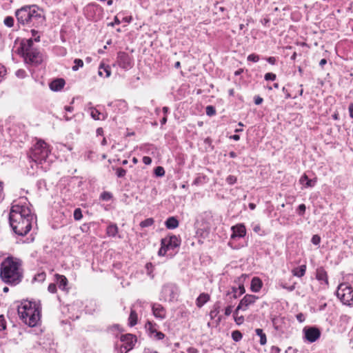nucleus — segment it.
<instances>
[{
    "instance_id": "obj_29",
    "label": "nucleus",
    "mask_w": 353,
    "mask_h": 353,
    "mask_svg": "<svg viewBox=\"0 0 353 353\" xmlns=\"http://www.w3.org/2000/svg\"><path fill=\"white\" fill-rule=\"evenodd\" d=\"M57 282L60 289L64 290L68 284V280L63 275L56 274Z\"/></svg>"
},
{
    "instance_id": "obj_53",
    "label": "nucleus",
    "mask_w": 353,
    "mask_h": 353,
    "mask_svg": "<svg viewBox=\"0 0 353 353\" xmlns=\"http://www.w3.org/2000/svg\"><path fill=\"white\" fill-rule=\"evenodd\" d=\"M312 243L314 245H319L321 242V238L318 235H314L312 238Z\"/></svg>"
},
{
    "instance_id": "obj_41",
    "label": "nucleus",
    "mask_w": 353,
    "mask_h": 353,
    "mask_svg": "<svg viewBox=\"0 0 353 353\" xmlns=\"http://www.w3.org/2000/svg\"><path fill=\"white\" fill-rule=\"evenodd\" d=\"M145 327L148 330L150 337H152V335L154 334V332H157V330L154 327L153 325L150 322H148L146 324Z\"/></svg>"
},
{
    "instance_id": "obj_18",
    "label": "nucleus",
    "mask_w": 353,
    "mask_h": 353,
    "mask_svg": "<svg viewBox=\"0 0 353 353\" xmlns=\"http://www.w3.org/2000/svg\"><path fill=\"white\" fill-rule=\"evenodd\" d=\"M88 109L91 117L94 120H105L108 117L106 113H101L96 108L92 107L91 103L88 104Z\"/></svg>"
},
{
    "instance_id": "obj_5",
    "label": "nucleus",
    "mask_w": 353,
    "mask_h": 353,
    "mask_svg": "<svg viewBox=\"0 0 353 353\" xmlns=\"http://www.w3.org/2000/svg\"><path fill=\"white\" fill-rule=\"evenodd\" d=\"M22 205L13 204L9 215V223L13 232L22 235Z\"/></svg>"
},
{
    "instance_id": "obj_33",
    "label": "nucleus",
    "mask_w": 353,
    "mask_h": 353,
    "mask_svg": "<svg viewBox=\"0 0 353 353\" xmlns=\"http://www.w3.org/2000/svg\"><path fill=\"white\" fill-rule=\"evenodd\" d=\"M256 334L260 337V344L263 345L267 343L265 334L263 332L262 329L257 328L255 330Z\"/></svg>"
},
{
    "instance_id": "obj_56",
    "label": "nucleus",
    "mask_w": 353,
    "mask_h": 353,
    "mask_svg": "<svg viewBox=\"0 0 353 353\" xmlns=\"http://www.w3.org/2000/svg\"><path fill=\"white\" fill-rule=\"evenodd\" d=\"M232 312V305H228V307H225V309L224 310V314L226 316H230Z\"/></svg>"
},
{
    "instance_id": "obj_9",
    "label": "nucleus",
    "mask_w": 353,
    "mask_h": 353,
    "mask_svg": "<svg viewBox=\"0 0 353 353\" xmlns=\"http://www.w3.org/2000/svg\"><path fill=\"white\" fill-rule=\"evenodd\" d=\"M179 293V288L175 284L166 283L162 287L161 292V300L172 302L176 300Z\"/></svg>"
},
{
    "instance_id": "obj_44",
    "label": "nucleus",
    "mask_w": 353,
    "mask_h": 353,
    "mask_svg": "<svg viewBox=\"0 0 353 353\" xmlns=\"http://www.w3.org/2000/svg\"><path fill=\"white\" fill-rule=\"evenodd\" d=\"M154 174L157 176H163L165 174V170L163 167L158 166L154 169Z\"/></svg>"
},
{
    "instance_id": "obj_62",
    "label": "nucleus",
    "mask_w": 353,
    "mask_h": 353,
    "mask_svg": "<svg viewBox=\"0 0 353 353\" xmlns=\"http://www.w3.org/2000/svg\"><path fill=\"white\" fill-rule=\"evenodd\" d=\"M253 230L256 233H259L261 232V230L260 225L259 224H255L253 226Z\"/></svg>"
},
{
    "instance_id": "obj_30",
    "label": "nucleus",
    "mask_w": 353,
    "mask_h": 353,
    "mask_svg": "<svg viewBox=\"0 0 353 353\" xmlns=\"http://www.w3.org/2000/svg\"><path fill=\"white\" fill-rule=\"evenodd\" d=\"M134 306V305H133L131 307L130 314V316L128 318V323L131 327H132L137 324V319H138L137 314L135 312V310L133 309Z\"/></svg>"
},
{
    "instance_id": "obj_50",
    "label": "nucleus",
    "mask_w": 353,
    "mask_h": 353,
    "mask_svg": "<svg viewBox=\"0 0 353 353\" xmlns=\"http://www.w3.org/2000/svg\"><path fill=\"white\" fill-rule=\"evenodd\" d=\"M226 181L228 184L233 185L236 182V176H234L233 175H229L226 178Z\"/></svg>"
},
{
    "instance_id": "obj_47",
    "label": "nucleus",
    "mask_w": 353,
    "mask_h": 353,
    "mask_svg": "<svg viewBox=\"0 0 353 353\" xmlns=\"http://www.w3.org/2000/svg\"><path fill=\"white\" fill-rule=\"evenodd\" d=\"M4 23L8 27H12L14 24V19L12 17H7L4 19Z\"/></svg>"
},
{
    "instance_id": "obj_16",
    "label": "nucleus",
    "mask_w": 353,
    "mask_h": 353,
    "mask_svg": "<svg viewBox=\"0 0 353 353\" xmlns=\"http://www.w3.org/2000/svg\"><path fill=\"white\" fill-rule=\"evenodd\" d=\"M162 244L170 250H174L180 245V241L176 236H172L169 238H165L161 240Z\"/></svg>"
},
{
    "instance_id": "obj_60",
    "label": "nucleus",
    "mask_w": 353,
    "mask_h": 353,
    "mask_svg": "<svg viewBox=\"0 0 353 353\" xmlns=\"http://www.w3.org/2000/svg\"><path fill=\"white\" fill-rule=\"evenodd\" d=\"M266 60H267V61H268L269 63H270V64H272V65H274V64L276 63V58H275V57H270L267 58V59H266Z\"/></svg>"
},
{
    "instance_id": "obj_64",
    "label": "nucleus",
    "mask_w": 353,
    "mask_h": 353,
    "mask_svg": "<svg viewBox=\"0 0 353 353\" xmlns=\"http://www.w3.org/2000/svg\"><path fill=\"white\" fill-rule=\"evenodd\" d=\"M187 352L188 353H198V350L194 347H190L188 348Z\"/></svg>"
},
{
    "instance_id": "obj_20",
    "label": "nucleus",
    "mask_w": 353,
    "mask_h": 353,
    "mask_svg": "<svg viewBox=\"0 0 353 353\" xmlns=\"http://www.w3.org/2000/svg\"><path fill=\"white\" fill-rule=\"evenodd\" d=\"M316 278L318 281L328 285L327 274L323 268H319L316 270Z\"/></svg>"
},
{
    "instance_id": "obj_48",
    "label": "nucleus",
    "mask_w": 353,
    "mask_h": 353,
    "mask_svg": "<svg viewBox=\"0 0 353 353\" xmlns=\"http://www.w3.org/2000/svg\"><path fill=\"white\" fill-rule=\"evenodd\" d=\"M259 60V56L256 54H250L248 57V61H252V62H258Z\"/></svg>"
},
{
    "instance_id": "obj_24",
    "label": "nucleus",
    "mask_w": 353,
    "mask_h": 353,
    "mask_svg": "<svg viewBox=\"0 0 353 353\" xmlns=\"http://www.w3.org/2000/svg\"><path fill=\"white\" fill-rule=\"evenodd\" d=\"M299 183L304 187V188H312L314 187L316 181L310 179L307 176L304 174L303 176H301L299 179Z\"/></svg>"
},
{
    "instance_id": "obj_58",
    "label": "nucleus",
    "mask_w": 353,
    "mask_h": 353,
    "mask_svg": "<svg viewBox=\"0 0 353 353\" xmlns=\"http://www.w3.org/2000/svg\"><path fill=\"white\" fill-rule=\"evenodd\" d=\"M4 198L3 183L0 181V201Z\"/></svg>"
},
{
    "instance_id": "obj_42",
    "label": "nucleus",
    "mask_w": 353,
    "mask_h": 353,
    "mask_svg": "<svg viewBox=\"0 0 353 353\" xmlns=\"http://www.w3.org/2000/svg\"><path fill=\"white\" fill-rule=\"evenodd\" d=\"M112 197V195L109 192H103L101 194L100 198L103 201H110Z\"/></svg>"
},
{
    "instance_id": "obj_36",
    "label": "nucleus",
    "mask_w": 353,
    "mask_h": 353,
    "mask_svg": "<svg viewBox=\"0 0 353 353\" xmlns=\"http://www.w3.org/2000/svg\"><path fill=\"white\" fill-rule=\"evenodd\" d=\"M227 296H230L233 299H236L241 295H239L238 289L236 287H232L231 290L227 292Z\"/></svg>"
},
{
    "instance_id": "obj_8",
    "label": "nucleus",
    "mask_w": 353,
    "mask_h": 353,
    "mask_svg": "<svg viewBox=\"0 0 353 353\" xmlns=\"http://www.w3.org/2000/svg\"><path fill=\"white\" fill-rule=\"evenodd\" d=\"M42 17V11L36 5L23 6V23H38Z\"/></svg>"
},
{
    "instance_id": "obj_13",
    "label": "nucleus",
    "mask_w": 353,
    "mask_h": 353,
    "mask_svg": "<svg viewBox=\"0 0 353 353\" xmlns=\"http://www.w3.org/2000/svg\"><path fill=\"white\" fill-rule=\"evenodd\" d=\"M258 299V297L252 294H246L240 301L237 307V310H246L249 306L253 305L255 301Z\"/></svg>"
},
{
    "instance_id": "obj_35",
    "label": "nucleus",
    "mask_w": 353,
    "mask_h": 353,
    "mask_svg": "<svg viewBox=\"0 0 353 353\" xmlns=\"http://www.w3.org/2000/svg\"><path fill=\"white\" fill-rule=\"evenodd\" d=\"M74 63V65L72 68L73 71H77L79 68H82L83 66V61L80 59H75Z\"/></svg>"
},
{
    "instance_id": "obj_14",
    "label": "nucleus",
    "mask_w": 353,
    "mask_h": 353,
    "mask_svg": "<svg viewBox=\"0 0 353 353\" xmlns=\"http://www.w3.org/2000/svg\"><path fill=\"white\" fill-rule=\"evenodd\" d=\"M231 230L232 232L230 241L234 240L236 238H242L244 237L246 234V229L243 224L239 223L236 224L231 228ZM231 241L229 242V245H231Z\"/></svg>"
},
{
    "instance_id": "obj_23",
    "label": "nucleus",
    "mask_w": 353,
    "mask_h": 353,
    "mask_svg": "<svg viewBox=\"0 0 353 353\" xmlns=\"http://www.w3.org/2000/svg\"><path fill=\"white\" fill-rule=\"evenodd\" d=\"M65 85V81L63 79H58L52 81L50 84V88L53 91L61 90Z\"/></svg>"
},
{
    "instance_id": "obj_46",
    "label": "nucleus",
    "mask_w": 353,
    "mask_h": 353,
    "mask_svg": "<svg viewBox=\"0 0 353 353\" xmlns=\"http://www.w3.org/2000/svg\"><path fill=\"white\" fill-rule=\"evenodd\" d=\"M216 113L215 108L212 105H208L206 107V114L208 116H213Z\"/></svg>"
},
{
    "instance_id": "obj_26",
    "label": "nucleus",
    "mask_w": 353,
    "mask_h": 353,
    "mask_svg": "<svg viewBox=\"0 0 353 353\" xmlns=\"http://www.w3.org/2000/svg\"><path fill=\"white\" fill-rule=\"evenodd\" d=\"M306 272V265H302L298 268H295L292 270L293 276L301 278L303 276Z\"/></svg>"
},
{
    "instance_id": "obj_12",
    "label": "nucleus",
    "mask_w": 353,
    "mask_h": 353,
    "mask_svg": "<svg viewBox=\"0 0 353 353\" xmlns=\"http://www.w3.org/2000/svg\"><path fill=\"white\" fill-rule=\"evenodd\" d=\"M117 63L121 68L128 70L132 67V59L126 52H119L117 54Z\"/></svg>"
},
{
    "instance_id": "obj_28",
    "label": "nucleus",
    "mask_w": 353,
    "mask_h": 353,
    "mask_svg": "<svg viewBox=\"0 0 353 353\" xmlns=\"http://www.w3.org/2000/svg\"><path fill=\"white\" fill-rule=\"evenodd\" d=\"M98 74L101 77H109L111 74L110 67L108 65H101L99 68Z\"/></svg>"
},
{
    "instance_id": "obj_2",
    "label": "nucleus",
    "mask_w": 353,
    "mask_h": 353,
    "mask_svg": "<svg viewBox=\"0 0 353 353\" xmlns=\"http://www.w3.org/2000/svg\"><path fill=\"white\" fill-rule=\"evenodd\" d=\"M41 306L39 301H23V322L30 327L34 328L32 332L39 335L43 330L41 327Z\"/></svg>"
},
{
    "instance_id": "obj_21",
    "label": "nucleus",
    "mask_w": 353,
    "mask_h": 353,
    "mask_svg": "<svg viewBox=\"0 0 353 353\" xmlns=\"http://www.w3.org/2000/svg\"><path fill=\"white\" fill-rule=\"evenodd\" d=\"M220 302H216L213 306L212 310L210 312V316L211 319L217 318L219 322H220L222 320V316L221 315H219L220 312Z\"/></svg>"
},
{
    "instance_id": "obj_1",
    "label": "nucleus",
    "mask_w": 353,
    "mask_h": 353,
    "mask_svg": "<svg viewBox=\"0 0 353 353\" xmlns=\"http://www.w3.org/2000/svg\"><path fill=\"white\" fill-rule=\"evenodd\" d=\"M28 161L30 167L27 168V173L34 175L39 167L47 170L52 162L50 146L43 141L38 140L28 152Z\"/></svg>"
},
{
    "instance_id": "obj_49",
    "label": "nucleus",
    "mask_w": 353,
    "mask_h": 353,
    "mask_svg": "<svg viewBox=\"0 0 353 353\" xmlns=\"http://www.w3.org/2000/svg\"><path fill=\"white\" fill-rule=\"evenodd\" d=\"M276 77V74L271 72H268L264 76V78L266 81H274Z\"/></svg>"
},
{
    "instance_id": "obj_17",
    "label": "nucleus",
    "mask_w": 353,
    "mask_h": 353,
    "mask_svg": "<svg viewBox=\"0 0 353 353\" xmlns=\"http://www.w3.org/2000/svg\"><path fill=\"white\" fill-rule=\"evenodd\" d=\"M152 310L154 316L157 319L163 320L166 317V310L159 303H154L152 306Z\"/></svg>"
},
{
    "instance_id": "obj_54",
    "label": "nucleus",
    "mask_w": 353,
    "mask_h": 353,
    "mask_svg": "<svg viewBox=\"0 0 353 353\" xmlns=\"http://www.w3.org/2000/svg\"><path fill=\"white\" fill-rule=\"evenodd\" d=\"M6 70L5 67L3 65L0 64V82L2 81L3 77L6 75Z\"/></svg>"
},
{
    "instance_id": "obj_52",
    "label": "nucleus",
    "mask_w": 353,
    "mask_h": 353,
    "mask_svg": "<svg viewBox=\"0 0 353 353\" xmlns=\"http://www.w3.org/2000/svg\"><path fill=\"white\" fill-rule=\"evenodd\" d=\"M168 251V250L166 248L165 246L163 245V244L161 243V247L159 250V256H164L165 255L166 252Z\"/></svg>"
},
{
    "instance_id": "obj_4",
    "label": "nucleus",
    "mask_w": 353,
    "mask_h": 353,
    "mask_svg": "<svg viewBox=\"0 0 353 353\" xmlns=\"http://www.w3.org/2000/svg\"><path fill=\"white\" fill-rule=\"evenodd\" d=\"M26 203L23 201V225H25V230L23 231V237L32 229V232L30 233V236L27 237L23 240V243H31L34 239L36 234L37 227V217L34 214L31 213V210L29 207H25Z\"/></svg>"
},
{
    "instance_id": "obj_25",
    "label": "nucleus",
    "mask_w": 353,
    "mask_h": 353,
    "mask_svg": "<svg viewBox=\"0 0 353 353\" xmlns=\"http://www.w3.org/2000/svg\"><path fill=\"white\" fill-rule=\"evenodd\" d=\"M165 225L168 229L173 230L179 226V221L174 216H171L166 220Z\"/></svg>"
},
{
    "instance_id": "obj_15",
    "label": "nucleus",
    "mask_w": 353,
    "mask_h": 353,
    "mask_svg": "<svg viewBox=\"0 0 353 353\" xmlns=\"http://www.w3.org/2000/svg\"><path fill=\"white\" fill-rule=\"evenodd\" d=\"M303 332L305 339L310 343L316 341L321 336L319 330L316 327H305Z\"/></svg>"
},
{
    "instance_id": "obj_10",
    "label": "nucleus",
    "mask_w": 353,
    "mask_h": 353,
    "mask_svg": "<svg viewBox=\"0 0 353 353\" xmlns=\"http://www.w3.org/2000/svg\"><path fill=\"white\" fill-rule=\"evenodd\" d=\"M136 341L135 336L131 334H122L121 336V353H127L129 350L132 349Z\"/></svg>"
},
{
    "instance_id": "obj_3",
    "label": "nucleus",
    "mask_w": 353,
    "mask_h": 353,
    "mask_svg": "<svg viewBox=\"0 0 353 353\" xmlns=\"http://www.w3.org/2000/svg\"><path fill=\"white\" fill-rule=\"evenodd\" d=\"M21 265L20 260L12 256L5 259L1 263L0 275L2 280L10 285L19 284L21 281V274L19 271Z\"/></svg>"
},
{
    "instance_id": "obj_57",
    "label": "nucleus",
    "mask_w": 353,
    "mask_h": 353,
    "mask_svg": "<svg viewBox=\"0 0 353 353\" xmlns=\"http://www.w3.org/2000/svg\"><path fill=\"white\" fill-rule=\"evenodd\" d=\"M239 291V295H242L245 292V288L243 284L239 285L238 288H236Z\"/></svg>"
},
{
    "instance_id": "obj_63",
    "label": "nucleus",
    "mask_w": 353,
    "mask_h": 353,
    "mask_svg": "<svg viewBox=\"0 0 353 353\" xmlns=\"http://www.w3.org/2000/svg\"><path fill=\"white\" fill-rule=\"evenodd\" d=\"M348 109L350 112V117L353 119V103L350 104Z\"/></svg>"
},
{
    "instance_id": "obj_34",
    "label": "nucleus",
    "mask_w": 353,
    "mask_h": 353,
    "mask_svg": "<svg viewBox=\"0 0 353 353\" xmlns=\"http://www.w3.org/2000/svg\"><path fill=\"white\" fill-rule=\"evenodd\" d=\"M239 311V310H237V307H236L234 312L233 316H234V321L236 322V323L237 325H241L244 322V317L243 316L238 315Z\"/></svg>"
},
{
    "instance_id": "obj_32",
    "label": "nucleus",
    "mask_w": 353,
    "mask_h": 353,
    "mask_svg": "<svg viewBox=\"0 0 353 353\" xmlns=\"http://www.w3.org/2000/svg\"><path fill=\"white\" fill-rule=\"evenodd\" d=\"M106 233L109 236L115 237L118 233V227L116 224H110L107 227Z\"/></svg>"
},
{
    "instance_id": "obj_43",
    "label": "nucleus",
    "mask_w": 353,
    "mask_h": 353,
    "mask_svg": "<svg viewBox=\"0 0 353 353\" xmlns=\"http://www.w3.org/2000/svg\"><path fill=\"white\" fill-rule=\"evenodd\" d=\"M154 332V334L153 335H152L151 338H152L155 340H161L165 337V334L157 330V332Z\"/></svg>"
},
{
    "instance_id": "obj_59",
    "label": "nucleus",
    "mask_w": 353,
    "mask_h": 353,
    "mask_svg": "<svg viewBox=\"0 0 353 353\" xmlns=\"http://www.w3.org/2000/svg\"><path fill=\"white\" fill-rule=\"evenodd\" d=\"M296 319L300 322L302 323L305 321V318L303 314L299 313L296 315Z\"/></svg>"
},
{
    "instance_id": "obj_7",
    "label": "nucleus",
    "mask_w": 353,
    "mask_h": 353,
    "mask_svg": "<svg viewBox=\"0 0 353 353\" xmlns=\"http://www.w3.org/2000/svg\"><path fill=\"white\" fill-rule=\"evenodd\" d=\"M336 296L345 305H353V289L347 283H341L336 292Z\"/></svg>"
},
{
    "instance_id": "obj_40",
    "label": "nucleus",
    "mask_w": 353,
    "mask_h": 353,
    "mask_svg": "<svg viewBox=\"0 0 353 353\" xmlns=\"http://www.w3.org/2000/svg\"><path fill=\"white\" fill-rule=\"evenodd\" d=\"M82 212L80 208H76L74 211V219L76 221H79L82 219Z\"/></svg>"
},
{
    "instance_id": "obj_37",
    "label": "nucleus",
    "mask_w": 353,
    "mask_h": 353,
    "mask_svg": "<svg viewBox=\"0 0 353 353\" xmlns=\"http://www.w3.org/2000/svg\"><path fill=\"white\" fill-rule=\"evenodd\" d=\"M154 223V219L152 218H148L140 223L141 228H146L151 226Z\"/></svg>"
},
{
    "instance_id": "obj_55",
    "label": "nucleus",
    "mask_w": 353,
    "mask_h": 353,
    "mask_svg": "<svg viewBox=\"0 0 353 353\" xmlns=\"http://www.w3.org/2000/svg\"><path fill=\"white\" fill-rule=\"evenodd\" d=\"M306 207L305 204H300L299 205L298 210H299V214L300 215H303L305 212Z\"/></svg>"
},
{
    "instance_id": "obj_11",
    "label": "nucleus",
    "mask_w": 353,
    "mask_h": 353,
    "mask_svg": "<svg viewBox=\"0 0 353 353\" xmlns=\"http://www.w3.org/2000/svg\"><path fill=\"white\" fill-rule=\"evenodd\" d=\"M21 306L22 302L19 301H17L10 305L8 315L12 321L17 322L19 320H22V312H20Z\"/></svg>"
},
{
    "instance_id": "obj_51",
    "label": "nucleus",
    "mask_w": 353,
    "mask_h": 353,
    "mask_svg": "<svg viewBox=\"0 0 353 353\" xmlns=\"http://www.w3.org/2000/svg\"><path fill=\"white\" fill-rule=\"evenodd\" d=\"M48 290L50 293H55L57 292V285L54 283H50L48 287Z\"/></svg>"
},
{
    "instance_id": "obj_39",
    "label": "nucleus",
    "mask_w": 353,
    "mask_h": 353,
    "mask_svg": "<svg viewBox=\"0 0 353 353\" xmlns=\"http://www.w3.org/2000/svg\"><path fill=\"white\" fill-rule=\"evenodd\" d=\"M46 273L42 272L36 274L33 280L38 282H43L46 279Z\"/></svg>"
},
{
    "instance_id": "obj_6",
    "label": "nucleus",
    "mask_w": 353,
    "mask_h": 353,
    "mask_svg": "<svg viewBox=\"0 0 353 353\" xmlns=\"http://www.w3.org/2000/svg\"><path fill=\"white\" fill-rule=\"evenodd\" d=\"M31 32H32V36L34 37V39L32 38L27 39V45H28V48H26L27 52L26 54V57L23 55V59H25L26 62H27V63L37 64L41 61V54L37 50L29 51L28 48H29L32 46L33 41H39L40 36L37 35L38 32H37V31H36L34 30H32Z\"/></svg>"
},
{
    "instance_id": "obj_38",
    "label": "nucleus",
    "mask_w": 353,
    "mask_h": 353,
    "mask_svg": "<svg viewBox=\"0 0 353 353\" xmlns=\"http://www.w3.org/2000/svg\"><path fill=\"white\" fill-rule=\"evenodd\" d=\"M232 337L234 341L237 342V341H239L242 339L243 335L240 331L235 330V331L232 332Z\"/></svg>"
},
{
    "instance_id": "obj_19",
    "label": "nucleus",
    "mask_w": 353,
    "mask_h": 353,
    "mask_svg": "<svg viewBox=\"0 0 353 353\" xmlns=\"http://www.w3.org/2000/svg\"><path fill=\"white\" fill-rule=\"evenodd\" d=\"M108 106H112L117 113H123L128 110L127 103L124 100H117L108 103Z\"/></svg>"
},
{
    "instance_id": "obj_45",
    "label": "nucleus",
    "mask_w": 353,
    "mask_h": 353,
    "mask_svg": "<svg viewBox=\"0 0 353 353\" xmlns=\"http://www.w3.org/2000/svg\"><path fill=\"white\" fill-rule=\"evenodd\" d=\"M116 174L119 178H122L125 176L126 170L122 168H117L116 169Z\"/></svg>"
},
{
    "instance_id": "obj_31",
    "label": "nucleus",
    "mask_w": 353,
    "mask_h": 353,
    "mask_svg": "<svg viewBox=\"0 0 353 353\" xmlns=\"http://www.w3.org/2000/svg\"><path fill=\"white\" fill-rule=\"evenodd\" d=\"M13 55L17 54L22 57V40H17L12 49Z\"/></svg>"
},
{
    "instance_id": "obj_27",
    "label": "nucleus",
    "mask_w": 353,
    "mask_h": 353,
    "mask_svg": "<svg viewBox=\"0 0 353 353\" xmlns=\"http://www.w3.org/2000/svg\"><path fill=\"white\" fill-rule=\"evenodd\" d=\"M210 300V296L208 294L202 293L196 299V305L199 307H202Z\"/></svg>"
},
{
    "instance_id": "obj_22",
    "label": "nucleus",
    "mask_w": 353,
    "mask_h": 353,
    "mask_svg": "<svg viewBox=\"0 0 353 353\" xmlns=\"http://www.w3.org/2000/svg\"><path fill=\"white\" fill-rule=\"evenodd\" d=\"M263 285L262 281L259 277H254L251 281L250 289L254 292H259Z\"/></svg>"
},
{
    "instance_id": "obj_61",
    "label": "nucleus",
    "mask_w": 353,
    "mask_h": 353,
    "mask_svg": "<svg viewBox=\"0 0 353 353\" xmlns=\"http://www.w3.org/2000/svg\"><path fill=\"white\" fill-rule=\"evenodd\" d=\"M143 162L145 164V165H150L152 162V159L150 157H143Z\"/></svg>"
}]
</instances>
